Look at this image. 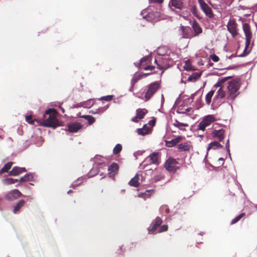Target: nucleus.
I'll return each mask as SVG.
<instances>
[{
	"label": "nucleus",
	"instance_id": "nucleus-44",
	"mask_svg": "<svg viewBox=\"0 0 257 257\" xmlns=\"http://www.w3.org/2000/svg\"><path fill=\"white\" fill-rule=\"evenodd\" d=\"M164 178V176H162V175H157L154 177L153 179L154 182H156L159 181H161V180L163 179Z\"/></svg>",
	"mask_w": 257,
	"mask_h": 257
},
{
	"label": "nucleus",
	"instance_id": "nucleus-30",
	"mask_svg": "<svg viewBox=\"0 0 257 257\" xmlns=\"http://www.w3.org/2000/svg\"><path fill=\"white\" fill-rule=\"evenodd\" d=\"M108 107V105H107L104 107H101L96 109L95 110H91L90 111V113L92 114H99L104 112Z\"/></svg>",
	"mask_w": 257,
	"mask_h": 257
},
{
	"label": "nucleus",
	"instance_id": "nucleus-27",
	"mask_svg": "<svg viewBox=\"0 0 257 257\" xmlns=\"http://www.w3.org/2000/svg\"><path fill=\"white\" fill-rule=\"evenodd\" d=\"M25 200H21L14 207L13 210L14 213L16 214L19 212L20 209L25 205Z\"/></svg>",
	"mask_w": 257,
	"mask_h": 257
},
{
	"label": "nucleus",
	"instance_id": "nucleus-42",
	"mask_svg": "<svg viewBox=\"0 0 257 257\" xmlns=\"http://www.w3.org/2000/svg\"><path fill=\"white\" fill-rule=\"evenodd\" d=\"M183 68H184V69L187 71L192 70L191 64L189 61H186L185 63L183 66Z\"/></svg>",
	"mask_w": 257,
	"mask_h": 257
},
{
	"label": "nucleus",
	"instance_id": "nucleus-1",
	"mask_svg": "<svg viewBox=\"0 0 257 257\" xmlns=\"http://www.w3.org/2000/svg\"><path fill=\"white\" fill-rule=\"evenodd\" d=\"M41 123L44 126L51 127L54 128L60 125L53 109H48L45 111L43 114Z\"/></svg>",
	"mask_w": 257,
	"mask_h": 257
},
{
	"label": "nucleus",
	"instance_id": "nucleus-54",
	"mask_svg": "<svg viewBox=\"0 0 257 257\" xmlns=\"http://www.w3.org/2000/svg\"><path fill=\"white\" fill-rule=\"evenodd\" d=\"M79 184H76L75 183V182H74L73 184H72L71 185V187L73 188H75V187H76L77 186H78Z\"/></svg>",
	"mask_w": 257,
	"mask_h": 257
},
{
	"label": "nucleus",
	"instance_id": "nucleus-51",
	"mask_svg": "<svg viewBox=\"0 0 257 257\" xmlns=\"http://www.w3.org/2000/svg\"><path fill=\"white\" fill-rule=\"evenodd\" d=\"M152 73V72H150V73H144L139 74V75L141 77V78L142 79L144 77H146L151 75Z\"/></svg>",
	"mask_w": 257,
	"mask_h": 257
},
{
	"label": "nucleus",
	"instance_id": "nucleus-35",
	"mask_svg": "<svg viewBox=\"0 0 257 257\" xmlns=\"http://www.w3.org/2000/svg\"><path fill=\"white\" fill-rule=\"evenodd\" d=\"M81 117L84 118L85 119H86L88 121L89 124H92L93 123L95 122V118L91 115H84L81 116Z\"/></svg>",
	"mask_w": 257,
	"mask_h": 257
},
{
	"label": "nucleus",
	"instance_id": "nucleus-48",
	"mask_svg": "<svg viewBox=\"0 0 257 257\" xmlns=\"http://www.w3.org/2000/svg\"><path fill=\"white\" fill-rule=\"evenodd\" d=\"M231 77H224V78H221L219 80V83H220L221 84V85H222L228 79L230 78Z\"/></svg>",
	"mask_w": 257,
	"mask_h": 257
},
{
	"label": "nucleus",
	"instance_id": "nucleus-57",
	"mask_svg": "<svg viewBox=\"0 0 257 257\" xmlns=\"http://www.w3.org/2000/svg\"><path fill=\"white\" fill-rule=\"evenodd\" d=\"M165 212L166 213H169V209H168V208L166 209Z\"/></svg>",
	"mask_w": 257,
	"mask_h": 257
},
{
	"label": "nucleus",
	"instance_id": "nucleus-16",
	"mask_svg": "<svg viewBox=\"0 0 257 257\" xmlns=\"http://www.w3.org/2000/svg\"><path fill=\"white\" fill-rule=\"evenodd\" d=\"M119 166L117 163H113L110 165L108 169V174L110 177L114 176L118 171Z\"/></svg>",
	"mask_w": 257,
	"mask_h": 257
},
{
	"label": "nucleus",
	"instance_id": "nucleus-32",
	"mask_svg": "<svg viewBox=\"0 0 257 257\" xmlns=\"http://www.w3.org/2000/svg\"><path fill=\"white\" fill-rule=\"evenodd\" d=\"M149 128L147 126H146V125L144 126V127L142 128H138V133L139 135L145 136V135L149 133Z\"/></svg>",
	"mask_w": 257,
	"mask_h": 257
},
{
	"label": "nucleus",
	"instance_id": "nucleus-26",
	"mask_svg": "<svg viewBox=\"0 0 257 257\" xmlns=\"http://www.w3.org/2000/svg\"><path fill=\"white\" fill-rule=\"evenodd\" d=\"M170 5L178 9H181L183 7V3L181 0H171Z\"/></svg>",
	"mask_w": 257,
	"mask_h": 257
},
{
	"label": "nucleus",
	"instance_id": "nucleus-39",
	"mask_svg": "<svg viewBox=\"0 0 257 257\" xmlns=\"http://www.w3.org/2000/svg\"><path fill=\"white\" fill-rule=\"evenodd\" d=\"M140 79H141V78L139 74L134 76V77L131 80V88L132 89L133 88L135 84Z\"/></svg>",
	"mask_w": 257,
	"mask_h": 257
},
{
	"label": "nucleus",
	"instance_id": "nucleus-28",
	"mask_svg": "<svg viewBox=\"0 0 257 257\" xmlns=\"http://www.w3.org/2000/svg\"><path fill=\"white\" fill-rule=\"evenodd\" d=\"M181 138L180 137H178L177 138H175L171 141H167L166 145L168 147H172L177 144L181 140Z\"/></svg>",
	"mask_w": 257,
	"mask_h": 257
},
{
	"label": "nucleus",
	"instance_id": "nucleus-40",
	"mask_svg": "<svg viewBox=\"0 0 257 257\" xmlns=\"http://www.w3.org/2000/svg\"><path fill=\"white\" fill-rule=\"evenodd\" d=\"M32 177L30 174H26L24 176L21 177L19 180L20 182H23L26 181H29L31 180Z\"/></svg>",
	"mask_w": 257,
	"mask_h": 257
},
{
	"label": "nucleus",
	"instance_id": "nucleus-2",
	"mask_svg": "<svg viewBox=\"0 0 257 257\" xmlns=\"http://www.w3.org/2000/svg\"><path fill=\"white\" fill-rule=\"evenodd\" d=\"M240 86V81L238 79H234L228 82L227 86L228 96L227 99L233 101L238 95L239 90Z\"/></svg>",
	"mask_w": 257,
	"mask_h": 257
},
{
	"label": "nucleus",
	"instance_id": "nucleus-58",
	"mask_svg": "<svg viewBox=\"0 0 257 257\" xmlns=\"http://www.w3.org/2000/svg\"><path fill=\"white\" fill-rule=\"evenodd\" d=\"M218 160L221 161L222 162L224 161V159L222 158H219Z\"/></svg>",
	"mask_w": 257,
	"mask_h": 257
},
{
	"label": "nucleus",
	"instance_id": "nucleus-29",
	"mask_svg": "<svg viewBox=\"0 0 257 257\" xmlns=\"http://www.w3.org/2000/svg\"><path fill=\"white\" fill-rule=\"evenodd\" d=\"M169 52V50L166 47H160L157 50V53L160 56H164L167 55Z\"/></svg>",
	"mask_w": 257,
	"mask_h": 257
},
{
	"label": "nucleus",
	"instance_id": "nucleus-7",
	"mask_svg": "<svg viewBox=\"0 0 257 257\" xmlns=\"http://www.w3.org/2000/svg\"><path fill=\"white\" fill-rule=\"evenodd\" d=\"M227 28L233 38H235L238 35L239 29L235 19H230L229 20L227 25Z\"/></svg>",
	"mask_w": 257,
	"mask_h": 257
},
{
	"label": "nucleus",
	"instance_id": "nucleus-52",
	"mask_svg": "<svg viewBox=\"0 0 257 257\" xmlns=\"http://www.w3.org/2000/svg\"><path fill=\"white\" fill-rule=\"evenodd\" d=\"M213 87H214V88H217V87L223 88V85H222L220 83H219V81L218 80V81L213 85Z\"/></svg>",
	"mask_w": 257,
	"mask_h": 257
},
{
	"label": "nucleus",
	"instance_id": "nucleus-38",
	"mask_svg": "<svg viewBox=\"0 0 257 257\" xmlns=\"http://www.w3.org/2000/svg\"><path fill=\"white\" fill-rule=\"evenodd\" d=\"M121 150L122 146L120 144H118L113 148V153L114 155H117L121 151Z\"/></svg>",
	"mask_w": 257,
	"mask_h": 257
},
{
	"label": "nucleus",
	"instance_id": "nucleus-11",
	"mask_svg": "<svg viewBox=\"0 0 257 257\" xmlns=\"http://www.w3.org/2000/svg\"><path fill=\"white\" fill-rule=\"evenodd\" d=\"M162 222V219L160 217H157L152 222L150 226L148 228L149 233L154 234L157 228L161 225Z\"/></svg>",
	"mask_w": 257,
	"mask_h": 257
},
{
	"label": "nucleus",
	"instance_id": "nucleus-23",
	"mask_svg": "<svg viewBox=\"0 0 257 257\" xmlns=\"http://www.w3.org/2000/svg\"><path fill=\"white\" fill-rule=\"evenodd\" d=\"M190 30V27H185L182 26L180 27V31L182 32L183 37L185 38H189V31Z\"/></svg>",
	"mask_w": 257,
	"mask_h": 257
},
{
	"label": "nucleus",
	"instance_id": "nucleus-47",
	"mask_svg": "<svg viewBox=\"0 0 257 257\" xmlns=\"http://www.w3.org/2000/svg\"><path fill=\"white\" fill-rule=\"evenodd\" d=\"M210 57L211 59L214 62H217L219 60V57L215 54L210 55Z\"/></svg>",
	"mask_w": 257,
	"mask_h": 257
},
{
	"label": "nucleus",
	"instance_id": "nucleus-10",
	"mask_svg": "<svg viewBox=\"0 0 257 257\" xmlns=\"http://www.w3.org/2000/svg\"><path fill=\"white\" fill-rule=\"evenodd\" d=\"M198 1L201 9L205 15L210 19L213 18L214 15L211 8L203 0H198Z\"/></svg>",
	"mask_w": 257,
	"mask_h": 257
},
{
	"label": "nucleus",
	"instance_id": "nucleus-25",
	"mask_svg": "<svg viewBox=\"0 0 257 257\" xmlns=\"http://www.w3.org/2000/svg\"><path fill=\"white\" fill-rule=\"evenodd\" d=\"M162 58L159 57L157 58H156L155 60V63L157 65V69H159L160 70H161V74H162L164 72L165 70L166 69L164 68V66H162Z\"/></svg>",
	"mask_w": 257,
	"mask_h": 257
},
{
	"label": "nucleus",
	"instance_id": "nucleus-33",
	"mask_svg": "<svg viewBox=\"0 0 257 257\" xmlns=\"http://www.w3.org/2000/svg\"><path fill=\"white\" fill-rule=\"evenodd\" d=\"M13 165L12 162H8L5 165V166L1 169L0 170L1 173H4L5 172H7L11 168Z\"/></svg>",
	"mask_w": 257,
	"mask_h": 257
},
{
	"label": "nucleus",
	"instance_id": "nucleus-19",
	"mask_svg": "<svg viewBox=\"0 0 257 257\" xmlns=\"http://www.w3.org/2000/svg\"><path fill=\"white\" fill-rule=\"evenodd\" d=\"M192 27L194 33V36H197L202 33V28L196 20L193 22Z\"/></svg>",
	"mask_w": 257,
	"mask_h": 257
},
{
	"label": "nucleus",
	"instance_id": "nucleus-6",
	"mask_svg": "<svg viewBox=\"0 0 257 257\" xmlns=\"http://www.w3.org/2000/svg\"><path fill=\"white\" fill-rule=\"evenodd\" d=\"M242 29L245 36V49H247L249 47L251 40L252 39V33L251 32L250 27L248 24L243 23Z\"/></svg>",
	"mask_w": 257,
	"mask_h": 257
},
{
	"label": "nucleus",
	"instance_id": "nucleus-45",
	"mask_svg": "<svg viewBox=\"0 0 257 257\" xmlns=\"http://www.w3.org/2000/svg\"><path fill=\"white\" fill-rule=\"evenodd\" d=\"M32 115H27L26 116V120L27 122H28L30 124H33L34 123V121L33 120H32Z\"/></svg>",
	"mask_w": 257,
	"mask_h": 257
},
{
	"label": "nucleus",
	"instance_id": "nucleus-46",
	"mask_svg": "<svg viewBox=\"0 0 257 257\" xmlns=\"http://www.w3.org/2000/svg\"><path fill=\"white\" fill-rule=\"evenodd\" d=\"M168 227L167 225H163L161 226L159 229V232L166 231L168 230Z\"/></svg>",
	"mask_w": 257,
	"mask_h": 257
},
{
	"label": "nucleus",
	"instance_id": "nucleus-31",
	"mask_svg": "<svg viewBox=\"0 0 257 257\" xmlns=\"http://www.w3.org/2000/svg\"><path fill=\"white\" fill-rule=\"evenodd\" d=\"M214 93V90H211L205 96V101L207 104H210L212 97Z\"/></svg>",
	"mask_w": 257,
	"mask_h": 257
},
{
	"label": "nucleus",
	"instance_id": "nucleus-15",
	"mask_svg": "<svg viewBox=\"0 0 257 257\" xmlns=\"http://www.w3.org/2000/svg\"><path fill=\"white\" fill-rule=\"evenodd\" d=\"M160 14L158 12H149L146 15V18L148 21L151 22L157 21L160 18Z\"/></svg>",
	"mask_w": 257,
	"mask_h": 257
},
{
	"label": "nucleus",
	"instance_id": "nucleus-55",
	"mask_svg": "<svg viewBox=\"0 0 257 257\" xmlns=\"http://www.w3.org/2000/svg\"><path fill=\"white\" fill-rule=\"evenodd\" d=\"M191 110H192V108L191 107H189V108H188L186 109V112H189Z\"/></svg>",
	"mask_w": 257,
	"mask_h": 257
},
{
	"label": "nucleus",
	"instance_id": "nucleus-5",
	"mask_svg": "<svg viewBox=\"0 0 257 257\" xmlns=\"http://www.w3.org/2000/svg\"><path fill=\"white\" fill-rule=\"evenodd\" d=\"M215 118L213 115L205 116L203 120L197 125V129L204 131L206 127L209 126L213 122L215 121Z\"/></svg>",
	"mask_w": 257,
	"mask_h": 257
},
{
	"label": "nucleus",
	"instance_id": "nucleus-60",
	"mask_svg": "<svg viewBox=\"0 0 257 257\" xmlns=\"http://www.w3.org/2000/svg\"><path fill=\"white\" fill-rule=\"evenodd\" d=\"M157 72H158V71H154V73H157Z\"/></svg>",
	"mask_w": 257,
	"mask_h": 257
},
{
	"label": "nucleus",
	"instance_id": "nucleus-36",
	"mask_svg": "<svg viewBox=\"0 0 257 257\" xmlns=\"http://www.w3.org/2000/svg\"><path fill=\"white\" fill-rule=\"evenodd\" d=\"M245 215V213H241L234 219H233L231 221V224H233L237 223L239 221L242 217H243Z\"/></svg>",
	"mask_w": 257,
	"mask_h": 257
},
{
	"label": "nucleus",
	"instance_id": "nucleus-4",
	"mask_svg": "<svg viewBox=\"0 0 257 257\" xmlns=\"http://www.w3.org/2000/svg\"><path fill=\"white\" fill-rule=\"evenodd\" d=\"M151 61V57L150 56H147L143 57L141 60L140 62L135 63V65L138 67L140 69H143L145 71L150 70L152 71L155 69V67L149 65Z\"/></svg>",
	"mask_w": 257,
	"mask_h": 257
},
{
	"label": "nucleus",
	"instance_id": "nucleus-49",
	"mask_svg": "<svg viewBox=\"0 0 257 257\" xmlns=\"http://www.w3.org/2000/svg\"><path fill=\"white\" fill-rule=\"evenodd\" d=\"M191 11L194 15L197 14V10L195 6H192L191 8Z\"/></svg>",
	"mask_w": 257,
	"mask_h": 257
},
{
	"label": "nucleus",
	"instance_id": "nucleus-56",
	"mask_svg": "<svg viewBox=\"0 0 257 257\" xmlns=\"http://www.w3.org/2000/svg\"><path fill=\"white\" fill-rule=\"evenodd\" d=\"M73 192V191L72 190H69L68 192H67V193L68 194H70L71 193H72Z\"/></svg>",
	"mask_w": 257,
	"mask_h": 257
},
{
	"label": "nucleus",
	"instance_id": "nucleus-3",
	"mask_svg": "<svg viewBox=\"0 0 257 257\" xmlns=\"http://www.w3.org/2000/svg\"><path fill=\"white\" fill-rule=\"evenodd\" d=\"M161 84L158 81L151 83L146 87L145 98L146 101L149 100L153 95L159 89Z\"/></svg>",
	"mask_w": 257,
	"mask_h": 257
},
{
	"label": "nucleus",
	"instance_id": "nucleus-8",
	"mask_svg": "<svg viewBox=\"0 0 257 257\" xmlns=\"http://www.w3.org/2000/svg\"><path fill=\"white\" fill-rule=\"evenodd\" d=\"M178 164V162L176 159L170 157L166 161L164 167L168 171L175 173L179 169V167L176 166Z\"/></svg>",
	"mask_w": 257,
	"mask_h": 257
},
{
	"label": "nucleus",
	"instance_id": "nucleus-12",
	"mask_svg": "<svg viewBox=\"0 0 257 257\" xmlns=\"http://www.w3.org/2000/svg\"><path fill=\"white\" fill-rule=\"evenodd\" d=\"M148 110L146 108H138L136 110V116L132 118V121L138 122L139 120L143 119L148 113Z\"/></svg>",
	"mask_w": 257,
	"mask_h": 257
},
{
	"label": "nucleus",
	"instance_id": "nucleus-21",
	"mask_svg": "<svg viewBox=\"0 0 257 257\" xmlns=\"http://www.w3.org/2000/svg\"><path fill=\"white\" fill-rule=\"evenodd\" d=\"M226 93L225 91L223 89V88H219L218 90L216 95L213 98L214 101H216L218 100H221L223 99L225 96Z\"/></svg>",
	"mask_w": 257,
	"mask_h": 257
},
{
	"label": "nucleus",
	"instance_id": "nucleus-20",
	"mask_svg": "<svg viewBox=\"0 0 257 257\" xmlns=\"http://www.w3.org/2000/svg\"><path fill=\"white\" fill-rule=\"evenodd\" d=\"M26 172L25 168H20L19 167H14L10 172L9 174L11 176H17L22 172Z\"/></svg>",
	"mask_w": 257,
	"mask_h": 257
},
{
	"label": "nucleus",
	"instance_id": "nucleus-43",
	"mask_svg": "<svg viewBox=\"0 0 257 257\" xmlns=\"http://www.w3.org/2000/svg\"><path fill=\"white\" fill-rule=\"evenodd\" d=\"M113 97V95H109L101 97L100 99L102 100H105L107 101H110L112 99Z\"/></svg>",
	"mask_w": 257,
	"mask_h": 257
},
{
	"label": "nucleus",
	"instance_id": "nucleus-53",
	"mask_svg": "<svg viewBox=\"0 0 257 257\" xmlns=\"http://www.w3.org/2000/svg\"><path fill=\"white\" fill-rule=\"evenodd\" d=\"M164 0H150L151 3H158V4H161L163 3Z\"/></svg>",
	"mask_w": 257,
	"mask_h": 257
},
{
	"label": "nucleus",
	"instance_id": "nucleus-41",
	"mask_svg": "<svg viewBox=\"0 0 257 257\" xmlns=\"http://www.w3.org/2000/svg\"><path fill=\"white\" fill-rule=\"evenodd\" d=\"M173 125L179 128L180 129H181V126H188V125L187 123L180 122L179 121L177 120H175V122L174 123Z\"/></svg>",
	"mask_w": 257,
	"mask_h": 257
},
{
	"label": "nucleus",
	"instance_id": "nucleus-18",
	"mask_svg": "<svg viewBox=\"0 0 257 257\" xmlns=\"http://www.w3.org/2000/svg\"><path fill=\"white\" fill-rule=\"evenodd\" d=\"M81 128V124L78 122L69 123L67 125V131L71 133H76Z\"/></svg>",
	"mask_w": 257,
	"mask_h": 257
},
{
	"label": "nucleus",
	"instance_id": "nucleus-22",
	"mask_svg": "<svg viewBox=\"0 0 257 257\" xmlns=\"http://www.w3.org/2000/svg\"><path fill=\"white\" fill-rule=\"evenodd\" d=\"M139 176L138 174H136L128 182V184L131 186L138 187L140 185Z\"/></svg>",
	"mask_w": 257,
	"mask_h": 257
},
{
	"label": "nucleus",
	"instance_id": "nucleus-9",
	"mask_svg": "<svg viewBox=\"0 0 257 257\" xmlns=\"http://www.w3.org/2000/svg\"><path fill=\"white\" fill-rule=\"evenodd\" d=\"M159 154L158 153L154 152L150 154L143 162L144 167H146L148 165L151 164L158 165L159 164Z\"/></svg>",
	"mask_w": 257,
	"mask_h": 257
},
{
	"label": "nucleus",
	"instance_id": "nucleus-59",
	"mask_svg": "<svg viewBox=\"0 0 257 257\" xmlns=\"http://www.w3.org/2000/svg\"><path fill=\"white\" fill-rule=\"evenodd\" d=\"M61 109L62 110V112H64V109L63 108H61Z\"/></svg>",
	"mask_w": 257,
	"mask_h": 257
},
{
	"label": "nucleus",
	"instance_id": "nucleus-14",
	"mask_svg": "<svg viewBox=\"0 0 257 257\" xmlns=\"http://www.w3.org/2000/svg\"><path fill=\"white\" fill-rule=\"evenodd\" d=\"M224 134L225 131L223 129L214 130L211 133V136L218 139L220 142H222L224 138Z\"/></svg>",
	"mask_w": 257,
	"mask_h": 257
},
{
	"label": "nucleus",
	"instance_id": "nucleus-17",
	"mask_svg": "<svg viewBox=\"0 0 257 257\" xmlns=\"http://www.w3.org/2000/svg\"><path fill=\"white\" fill-rule=\"evenodd\" d=\"M192 148V146L191 145L190 142H185L178 145V149L181 152H189L190 149Z\"/></svg>",
	"mask_w": 257,
	"mask_h": 257
},
{
	"label": "nucleus",
	"instance_id": "nucleus-50",
	"mask_svg": "<svg viewBox=\"0 0 257 257\" xmlns=\"http://www.w3.org/2000/svg\"><path fill=\"white\" fill-rule=\"evenodd\" d=\"M225 147L227 151V152L230 154V150H229V139L227 140L226 144H225Z\"/></svg>",
	"mask_w": 257,
	"mask_h": 257
},
{
	"label": "nucleus",
	"instance_id": "nucleus-34",
	"mask_svg": "<svg viewBox=\"0 0 257 257\" xmlns=\"http://www.w3.org/2000/svg\"><path fill=\"white\" fill-rule=\"evenodd\" d=\"M222 146L218 142L214 141L211 143L208 146V149H215L217 148H222Z\"/></svg>",
	"mask_w": 257,
	"mask_h": 257
},
{
	"label": "nucleus",
	"instance_id": "nucleus-37",
	"mask_svg": "<svg viewBox=\"0 0 257 257\" xmlns=\"http://www.w3.org/2000/svg\"><path fill=\"white\" fill-rule=\"evenodd\" d=\"M19 181L17 179H15L11 178H6L4 180V182L5 184L10 185L18 182Z\"/></svg>",
	"mask_w": 257,
	"mask_h": 257
},
{
	"label": "nucleus",
	"instance_id": "nucleus-13",
	"mask_svg": "<svg viewBox=\"0 0 257 257\" xmlns=\"http://www.w3.org/2000/svg\"><path fill=\"white\" fill-rule=\"evenodd\" d=\"M22 193L17 189L13 190L5 196V198L9 201H13L22 195Z\"/></svg>",
	"mask_w": 257,
	"mask_h": 257
},
{
	"label": "nucleus",
	"instance_id": "nucleus-24",
	"mask_svg": "<svg viewBox=\"0 0 257 257\" xmlns=\"http://www.w3.org/2000/svg\"><path fill=\"white\" fill-rule=\"evenodd\" d=\"M202 72H195L189 76L187 79L188 81L195 82L201 77Z\"/></svg>",
	"mask_w": 257,
	"mask_h": 257
}]
</instances>
